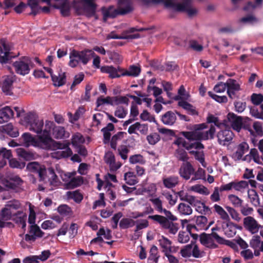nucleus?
<instances>
[{
    "label": "nucleus",
    "mask_w": 263,
    "mask_h": 263,
    "mask_svg": "<svg viewBox=\"0 0 263 263\" xmlns=\"http://www.w3.org/2000/svg\"><path fill=\"white\" fill-rule=\"evenodd\" d=\"M178 106L182 107L183 109L187 110L192 115H198V112L195 109V107L190 103L186 101H180L178 103Z\"/></svg>",
    "instance_id": "nucleus-36"
},
{
    "label": "nucleus",
    "mask_w": 263,
    "mask_h": 263,
    "mask_svg": "<svg viewBox=\"0 0 263 263\" xmlns=\"http://www.w3.org/2000/svg\"><path fill=\"white\" fill-rule=\"evenodd\" d=\"M17 155L26 161H30L35 159V154L26 151L23 148H18L16 149Z\"/></svg>",
    "instance_id": "nucleus-25"
},
{
    "label": "nucleus",
    "mask_w": 263,
    "mask_h": 263,
    "mask_svg": "<svg viewBox=\"0 0 263 263\" xmlns=\"http://www.w3.org/2000/svg\"><path fill=\"white\" fill-rule=\"evenodd\" d=\"M118 8L121 15L132 12L134 10L132 0H118Z\"/></svg>",
    "instance_id": "nucleus-15"
},
{
    "label": "nucleus",
    "mask_w": 263,
    "mask_h": 263,
    "mask_svg": "<svg viewBox=\"0 0 263 263\" xmlns=\"http://www.w3.org/2000/svg\"><path fill=\"white\" fill-rule=\"evenodd\" d=\"M15 214L12 213L9 208L5 206V207L1 210L0 213V216L2 219L4 220H8L11 219L12 215Z\"/></svg>",
    "instance_id": "nucleus-58"
},
{
    "label": "nucleus",
    "mask_w": 263,
    "mask_h": 263,
    "mask_svg": "<svg viewBox=\"0 0 263 263\" xmlns=\"http://www.w3.org/2000/svg\"><path fill=\"white\" fill-rule=\"evenodd\" d=\"M104 161L105 163L109 165L111 171H115L120 167V165H116L115 156L111 152H108L105 154Z\"/></svg>",
    "instance_id": "nucleus-24"
},
{
    "label": "nucleus",
    "mask_w": 263,
    "mask_h": 263,
    "mask_svg": "<svg viewBox=\"0 0 263 263\" xmlns=\"http://www.w3.org/2000/svg\"><path fill=\"white\" fill-rule=\"evenodd\" d=\"M162 213L165 216L160 215H149L148 218L159 224L164 230H168L170 234L175 235L178 232L179 225L178 223L174 222L177 220L176 216L174 215L170 211L163 209Z\"/></svg>",
    "instance_id": "nucleus-1"
},
{
    "label": "nucleus",
    "mask_w": 263,
    "mask_h": 263,
    "mask_svg": "<svg viewBox=\"0 0 263 263\" xmlns=\"http://www.w3.org/2000/svg\"><path fill=\"white\" fill-rule=\"evenodd\" d=\"M195 242V241H191L190 244L184 246L181 249L180 253L183 257H190L192 255L193 246Z\"/></svg>",
    "instance_id": "nucleus-41"
},
{
    "label": "nucleus",
    "mask_w": 263,
    "mask_h": 263,
    "mask_svg": "<svg viewBox=\"0 0 263 263\" xmlns=\"http://www.w3.org/2000/svg\"><path fill=\"white\" fill-rule=\"evenodd\" d=\"M114 103L116 105L119 104H125L126 105H128L129 99L127 96H116L113 97Z\"/></svg>",
    "instance_id": "nucleus-62"
},
{
    "label": "nucleus",
    "mask_w": 263,
    "mask_h": 263,
    "mask_svg": "<svg viewBox=\"0 0 263 263\" xmlns=\"http://www.w3.org/2000/svg\"><path fill=\"white\" fill-rule=\"evenodd\" d=\"M22 182L23 181L20 177L15 176L11 178V181L6 180L4 183V185L8 189L15 190L21 185Z\"/></svg>",
    "instance_id": "nucleus-29"
},
{
    "label": "nucleus",
    "mask_w": 263,
    "mask_h": 263,
    "mask_svg": "<svg viewBox=\"0 0 263 263\" xmlns=\"http://www.w3.org/2000/svg\"><path fill=\"white\" fill-rule=\"evenodd\" d=\"M95 0L73 1V8L79 14H85L87 17L94 16L96 12L97 4Z\"/></svg>",
    "instance_id": "nucleus-5"
},
{
    "label": "nucleus",
    "mask_w": 263,
    "mask_h": 263,
    "mask_svg": "<svg viewBox=\"0 0 263 263\" xmlns=\"http://www.w3.org/2000/svg\"><path fill=\"white\" fill-rule=\"evenodd\" d=\"M160 256L158 255V248L153 245L150 250L149 255L147 258V263H157L158 262Z\"/></svg>",
    "instance_id": "nucleus-33"
},
{
    "label": "nucleus",
    "mask_w": 263,
    "mask_h": 263,
    "mask_svg": "<svg viewBox=\"0 0 263 263\" xmlns=\"http://www.w3.org/2000/svg\"><path fill=\"white\" fill-rule=\"evenodd\" d=\"M16 56L9 54L8 52H4L0 46V63L2 64L8 63L11 59Z\"/></svg>",
    "instance_id": "nucleus-45"
},
{
    "label": "nucleus",
    "mask_w": 263,
    "mask_h": 263,
    "mask_svg": "<svg viewBox=\"0 0 263 263\" xmlns=\"http://www.w3.org/2000/svg\"><path fill=\"white\" fill-rule=\"evenodd\" d=\"M67 196L68 198L73 199L76 203H80L83 199V195L79 190L74 191H68L67 192Z\"/></svg>",
    "instance_id": "nucleus-37"
},
{
    "label": "nucleus",
    "mask_w": 263,
    "mask_h": 263,
    "mask_svg": "<svg viewBox=\"0 0 263 263\" xmlns=\"http://www.w3.org/2000/svg\"><path fill=\"white\" fill-rule=\"evenodd\" d=\"M58 212L63 217H70L73 215V212L71 208L66 204H62L59 206Z\"/></svg>",
    "instance_id": "nucleus-34"
},
{
    "label": "nucleus",
    "mask_w": 263,
    "mask_h": 263,
    "mask_svg": "<svg viewBox=\"0 0 263 263\" xmlns=\"http://www.w3.org/2000/svg\"><path fill=\"white\" fill-rule=\"evenodd\" d=\"M234 136L233 133L231 130H221L217 134L218 142L220 144L225 145L232 140Z\"/></svg>",
    "instance_id": "nucleus-14"
},
{
    "label": "nucleus",
    "mask_w": 263,
    "mask_h": 263,
    "mask_svg": "<svg viewBox=\"0 0 263 263\" xmlns=\"http://www.w3.org/2000/svg\"><path fill=\"white\" fill-rule=\"evenodd\" d=\"M226 85L227 90H234L239 91L240 90V85L234 79H229L226 82Z\"/></svg>",
    "instance_id": "nucleus-52"
},
{
    "label": "nucleus",
    "mask_w": 263,
    "mask_h": 263,
    "mask_svg": "<svg viewBox=\"0 0 263 263\" xmlns=\"http://www.w3.org/2000/svg\"><path fill=\"white\" fill-rule=\"evenodd\" d=\"M146 139L149 144L155 145L160 140V138L158 134L154 133L147 136Z\"/></svg>",
    "instance_id": "nucleus-64"
},
{
    "label": "nucleus",
    "mask_w": 263,
    "mask_h": 263,
    "mask_svg": "<svg viewBox=\"0 0 263 263\" xmlns=\"http://www.w3.org/2000/svg\"><path fill=\"white\" fill-rule=\"evenodd\" d=\"M178 173L181 178L188 180L195 173V168L190 162H184L179 168Z\"/></svg>",
    "instance_id": "nucleus-11"
},
{
    "label": "nucleus",
    "mask_w": 263,
    "mask_h": 263,
    "mask_svg": "<svg viewBox=\"0 0 263 263\" xmlns=\"http://www.w3.org/2000/svg\"><path fill=\"white\" fill-rule=\"evenodd\" d=\"M176 120V115L172 111H167L161 118V121L163 123L167 125H173L175 123Z\"/></svg>",
    "instance_id": "nucleus-26"
},
{
    "label": "nucleus",
    "mask_w": 263,
    "mask_h": 263,
    "mask_svg": "<svg viewBox=\"0 0 263 263\" xmlns=\"http://www.w3.org/2000/svg\"><path fill=\"white\" fill-rule=\"evenodd\" d=\"M47 173H48V180L50 185L54 186L59 185L60 181L54 169L52 167H49L47 169Z\"/></svg>",
    "instance_id": "nucleus-30"
},
{
    "label": "nucleus",
    "mask_w": 263,
    "mask_h": 263,
    "mask_svg": "<svg viewBox=\"0 0 263 263\" xmlns=\"http://www.w3.org/2000/svg\"><path fill=\"white\" fill-rule=\"evenodd\" d=\"M178 210L179 213L183 215H190L192 213L193 210L190 205L184 203H180L178 205Z\"/></svg>",
    "instance_id": "nucleus-44"
},
{
    "label": "nucleus",
    "mask_w": 263,
    "mask_h": 263,
    "mask_svg": "<svg viewBox=\"0 0 263 263\" xmlns=\"http://www.w3.org/2000/svg\"><path fill=\"white\" fill-rule=\"evenodd\" d=\"M208 95L210 97L218 103H227L228 102V98L226 96H218L213 93L212 91H209Z\"/></svg>",
    "instance_id": "nucleus-61"
},
{
    "label": "nucleus",
    "mask_w": 263,
    "mask_h": 263,
    "mask_svg": "<svg viewBox=\"0 0 263 263\" xmlns=\"http://www.w3.org/2000/svg\"><path fill=\"white\" fill-rule=\"evenodd\" d=\"M228 199L235 208H240L243 203V200L239 198L237 196L234 194L228 195Z\"/></svg>",
    "instance_id": "nucleus-51"
},
{
    "label": "nucleus",
    "mask_w": 263,
    "mask_h": 263,
    "mask_svg": "<svg viewBox=\"0 0 263 263\" xmlns=\"http://www.w3.org/2000/svg\"><path fill=\"white\" fill-rule=\"evenodd\" d=\"M47 122H50L52 123V125L50 126V129L48 131V133L50 137H51L50 134L51 129L52 130L53 137L57 139H64L68 137L66 136V131L64 127L55 126L53 122L47 120L45 122V125Z\"/></svg>",
    "instance_id": "nucleus-13"
},
{
    "label": "nucleus",
    "mask_w": 263,
    "mask_h": 263,
    "mask_svg": "<svg viewBox=\"0 0 263 263\" xmlns=\"http://www.w3.org/2000/svg\"><path fill=\"white\" fill-rule=\"evenodd\" d=\"M85 142L83 136L80 133H77L73 135L71 139V144L74 147L82 145Z\"/></svg>",
    "instance_id": "nucleus-46"
},
{
    "label": "nucleus",
    "mask_w": 263,
    "mask_h": 263,
    "mask_svg": "<svg viewBox=\"0 0 263 263\" xmlns=\"http://www.w3.org/2000/svg\"><path fill=\"white\" fill-rule=\"evenodd\" d=\"M141 72V68L139 66L136 65H131L129 66L128 70H124L122 75L124 76H132L134 77H137Z\"/></svg>",
    "instance_id": "nucleus-32"
},
{
    "label": "nucleus",
    "mask_w": 263,
    "mask_h": 263,
    "mask_svg": "<svg viewBox=\"0 0 263 263\" xmlns=\"http://www.w3.org/2000/svg\"><path fill=\"white\" fill-rule=\"evenodd\" d=\"M179 183V177L176 176H171L163 179L164 186L167 189L175 187Z\"/></svg>",
    "instance_id": "nucleus-28"
},
{
    "label": "nucleus",
    "mask_w": 263,
    "mask_h": 263,
    "mask_svg": "<svg viewBox=\"0 0 263 263\" xmlns=\"http://www.w3.org/2000/svg\"><path fill=\"white\" fill-rule=\"evenodd\" d=\"M216 128L215 126L211 124L210 128L205 132H201L202 140H208L209 139H213L214 138Z\"/></svg>",
    "instance_id": "nucleus-35"
},
{
    "label": "nucleus",
    "mask_w": 263,
    "mask_h": 263,
    "mask_svg": "<svg viewBox=\"0 0 263 263\" xmlns=\"http://www.w3.org/2000/svg\"><path fill=\"white\" fill-rule=\"evenodd\" d=\"M104 104H107L110 105H114V99L113 97H107L105 98L102 97H99L97 100V107H99Z\"/></svg>",
    "instance_id": "nucleus-57"
},
{
    "label": "nucleus",
    "mask_w": 263,
    "mask_h": 263,
    "mask_svg": "<svg viewBox=\"0 0 263 263\" xmlns=\"http://www.w3.org/2000/svg\"><path fill=\"white\" fill-rule=\"evenodd\" d=\"M129 161L131 164L139 163L141 164H144L146 162L143 156L140 154H136L130 156Z\"/></svg>",
    "instance_id": "nucleus-56"
},
{
    "label": "nucleus",
    "mask_w": 263,
    "mask_h": 263,
    "mask_svg": "<svg viewBox=\"0 0 263 263\" xmlns=\"http://www.w3.org/2000/svg\"><path fill=\"white\" fill-rule=\"evenodd\" d=\"M206 123L207 124L213 123V125L215 126V127L217 126L219 128H220L222 125V123L221 122L218 117H215L214 115L210 114H209L206 117Z\"/></svg>",
    "instance_id": "nucleus-53"
},
{
    "label": "nucleus",
    "mask_w": 263,
    "mask_h": 263,
    "mask_svg": "<svg viewBox=\"0 0 263 263\" xmlns=\"http://www.w3.org/2000/svg\"><path fill=\"white\" fill-rule=\"evenodd\" d=\"M52 123L47 122L45 126V130L43 134L37 135V138L33 137L30 133H25L22 136V139L26 146L29 145L41 146L43 148H49L53 141L51 137L49 136L48 131Z\"/></svg>",
    "instance_id": "nucleus-2"
},
{
    "label": "nucleus",
    "mask_w": 263,
    "mask_h": 263,
    "mask_svg": "<svg viewBox=\"0 0 263 263\" xmlns=\"http://www.w3.org/2000/svg\"><path fill=\"white\" fill-rule=\"evenodd\" d=\"M251 101L254 105H260L263 102V95L253 93L251 96Z\"/></svg>",
    "instance_id": "nucleus-60"
},
{
    "label": "nucleus",
    "mask_w": 263,
    "mask_h": 263,
    "mask_svg": "<svg viewBox=\"0 0 263 263\" xmlns=\"http://www.w3.org/2000/svg\"><path fill=\"white\" fill-rule=\"evenodd\" d=\"M178 95L174 97V99L176 101H185L190 97L189 93H186V90L183 85H181L178 91Z\"/></svg>",
    "instance_id": "nucleus-40"
},
{
    "label": "nucleus",
    "mask_w": 263,
    "mask_h": 263,
    "mask_svg": "<svg viewBox=\"0 0 263 263\" xmlns=\"http://www.w3.org/2000/svg\"><path fill=\"white\" fill-rule=\"evenodd\" d=\"M208 219L205 216H198L196 220V224L192 225V227L195 229L197 231L201 230H208L210 225H208Z\"/></svg>",
    "instance_id": "nucleus-20"
},
{
    "label": "nucleus",
    "mask_w": 263,
    "mask_h": 263,
    "mask_svg": "<svg viewBox=\"0 0 263 263\" xmlns=\"http://www.w3.org/2000/svg\"><path fill=\"white\" fill-rule=\"evenodd\" d=\"M83 178L82 176L73 177L65 183V186L68 190L73 189L80 186L83 183Z\"/></svg>",
    "instance_id": "nucleus-27"
},
{
    "label": "nucleus",
    "mask_w": 263,
    "mask_h": 263,
    "mask_svg": "<svg viewBox=\"0 0 263 263\" xmlns=\"http://www.w3.org/2000/svg\"><path fill=\"white\" fill-rule=\"evenodd\" d=\"M43 232L37 224L31 225L29 228L28 233L25 234V240L29 242L32 243L35 241L38 238H41L43 236Z\"/></svg>",
    "instance_id": "nucleus-10"
},
{
    "label": "nucleus",
    "mask_w": 263,
    "mask_h": 263,
    "mask_svg": "<svg viewBox=\"0 0 263 263\" xmlns=\"http://www.w3.org/2000/svg\"><path fill=\"white\" fill-rule=\"evenodd\" d=\"M149 201L153 203L155 209L158 213H162V210L163 209L162 201L159 198H151Z\"/></svg>",
    "instance_id": "nucleus-55"
},
{
    "label": "nucleus",
    "mask_w": 263,
    "mask_h": 263,
    "mask_svg": "<svg viewBox=\"0 0 263 263\" xmlns=\"http://www.w3.org/2000/svg\"><path fill=\"white\" fill-rule=\"evenodd\" d=\"M239 22L240 23L245 24H253L254 23H257L258 22V20L253 14H250L244 17H241L239 20Z\"/></svg>",
    "instance_id": "nucleus-47"
},
{
    "label": "nucleus",
    "mask_w": 263,
    "mask_h": 263,
    "mask_svg": "<svg viewBox=\"0 0 263 263\" xmlns=\"http://www.w3.org/2000/svg\"><path fill=\"white\" fill-rule=\"evenodd\" d=\"M4 130L6 133L11 137H16L19 135L18 129L11 123L6 125L4 127Z\"/></svg>",
    "instance_id": "nucleus-38"
},
{
    "label": "nucleus",
    "mask_w": 263,
    "mask_h": 263,
    "mask_svg": "<svg viewBox=\"0 0 263 263\" xmlns=\"http://www.w3.org/2000/svg\"><path fill=\"white\" fill-rule=\"evenodd\" d=\"M159 242L160 246L164 249V253L165 251H167V252H171L172 242L168 238L162 236L161 238L159 240Z\"/></svg>",
    "instance_id": "nucleus-43"
},
{
    "label": "nucleus",
    "mask_w": 263,
    "mask_h": 263,
    "mask_svg": "<svg viewBox=\"0 0 263 263\" xmlns=\"http://www.w3.org/2000/svg\"><path fill=\"white\" fill-rule=\"evenodd\" d=\"M33 66L34 64L31 59L26 56L21 57L13 63L16 73L22 76L28 74L30 72V68L33 67Z\"/></svg>",
    "instance_id": "nucleus-7"
},
{
    "label": "nucleus",
    "mask_w": 263,
    "mask_h": 263,
    "mask_svg": "<svg viewBox=\"0 0 263 263\" xmlns=\"http://www.w3.org/2000/svg\"><path fill=\"white\" fill-rule=\"evenodd\" d=\"M101 71L102 72L108 73L109 78L111 79L120 78L121 76H123L122 74L124 71V69L119 67L116 68L112 66H102L101 68Z\"/></svg>",
    "instance_id": "nucleus-17"
},
{
    "label": "nucleus",
    "mask_w": 263,
    "mask_h": 263,
    "mask_svg": "<svg viewBox=\"0 0 263 263\" xmlns=\"http://www.w3.org/2000/svg\"><path fill=\"white\" fill-rule=\"evenodd\" d=\"M136 221L130 218H123L119 223V226L122 229H126L135 226Z\"/></svg>",
    "instance_id": "nucleus-48"
},
{
    "label": "nucleus",
    "mask_w": 263,
    "mask_h": 263,
    "mask_svg": "<svg viewBox=\"0 0 263 263\" xmlns=\"http://www.w3.org/2000/svg\"><path fill=\"white\" fill-rule=\"evenodd\" d=\"M14 79L12 76H7L2 84V90L7 95H11L12 94V89Z\"/></svg>",
    "instance_id": "nucleus-21"
},
{
    "label": "nucleus",
    "mask_w": 263,
    "mask_h": 263,
    "mask_svg": "<svg viewBox=\"0 0 263 263\" xmlns=\"http://www.w3.org/2000/svg\"><path fill=\"white\" fill-rule=\"evenodd\" d=\"M51 79L53 83L54 86L56 87H60L65 84L66 81V76L65 72H62L60 69L58 76L56 75H52Z\"/></svg>",
    "instance_id": "nucleus-23"
},
{
    "label": "nucleus",
    "mask_w": 263,
    "mask_h": 263,
    "mask_svg": "<svg viewBox=\"0 0 263 263\" xmlns=\"http://www.w3.org/2000/svg\"><path fill=\"white\" fill-rule=\"evenodd\" d=\"M227 118L232 128L239 132L243 125L242 117L237 116L233 112H229L227 115Z\"/></svg>",
    "instance_id": "nucleus-12"
},
{
    "label": "nucleus",
    "mask_w": 263,
    "mask_h": 263,
    "mask_svg": "<svg viewBox=\"0 0 263 263\" xmlns=\"http://www.w3.org/2000/svg\"><path fill=\"white\" fill-rule=\"evenodd\" d=\"M14 116V111L9 106H6L0 110V124L7 122Z\"/></svg>",
    "instance_id": "nucleus-22"
},
{
    "label": "nucleus",
    "mask_w": 263,
    "mask_h": 263,
    "mask_svg": "<svg viewBox=\"0 0 263 263\" xmlns=\"http://www.w3.org/2000/svg\"><path fill=\"white\" fill-rule=\"evenodd\" d=\"M126 133L124 132H119L114 135L110 141V147L111 148L116 150L117 148V141L123 139L124 136L126 135Z\"/></svg>",
    "instance_id": "nucleus-39"
},
{
    "label": "nucleus",
    "mask_w": 263,
    "mask_h": 263,
    "mask_svg": "<svg viewBox=\"0 0 263 263\" xmlns=\"http://www.w3.org/2000/svg\"><path fill=\"white\" fill-rule=\"evenodd\" d=\"M214 239L218 243L220 244L221 241H222V237L220 236L217 233L207 234L203 232L199 235V240L201 244L209 249H214L218 248V246L215 243Z\"/></svg>",
    "instance_id": "nucleus-8"
},
{
    "label": "nucleus",
    "mask_w": 263,
    "mask_h": 263,
    "mask_svg": "<svg viewBox=\"0 0 263 263\" xmlns=\"http://www.w3.org/2000/svg\"><path fill=\"white\" fill-rule=\"evenodd\" d=\"M248 186V182L246 181H233V188L237 191H241Z\"/></svg>",
    "instance_id": "nucleus-59"
},
{
    "label": "nucleus",
    "mask_w": 263,
    "mask_h": 263,
    "mask_svg": "<svg viewBox=\"0 0 263 263\" xmlns=\"http://www.w3.org/2000/svg\"><path fill=\"white\" fill-rule=\"evenodd\" d=\"M248 197L250 199L251 202L255 206L259 205V199L258 195L256 192L252 190L250 191H248Z\"/></svg>",
    "instance_id": "nucleus-54"
},
{
    "label": "nucleus",
    "mask_w": 263,
    "mask_h": 263,
    "mask_svg": "<svg viewBox=\"0 0 263 263\" xmlns=\"http://www.w3.org/2000/svg\"><path fill=\"white\" fill-rule=\"evenodd\" d=\"M124 177L126 183L129 185H135L138 182L137 177L133 172H128L125 173Z\"/></svg>",
    "instance_id": "nucleus-49"
},
{
    "label": "nucleus",
    "mask_w": 263,
    "mask_h": 263,
    "mask_svg": "<svg viewBox=\"0 0 263 263\" xmlns=\"http://www.w3.org/2000/svg\"><path fill=\"white\" fill-rule=\"evenodd\" d=\"M101 10L104 22H106L108 18H115L118 15H121L119 8L115 9L113 6H110L108 8L103 7L101 8Z\"/></svg>",
    "instance_id": "nucleus-18"
},
{
    "label": "nucleus",
    "mask_w": 263,
    "mask_h": 263,
    "mask_svg": "<svg viewBox=\"0 0 263 263\" xmlns=\"http://www.w3.org/2000/svg\"><path fill=\"white\" fill-rule=\"evenodd\" d=\"M58 145V148L60 149H65L61 152V156L63 158H68L72 155L71 149L69 147L67 144L62 143L61 142L57 143Z\"/></svg>",
    "instance_id": "nucleus-42"
},
{
    "label": "nucleus",
    "mask_w": 263,
    "mask_h": 263,
    "mask_svg": "<svg viewBox=\"0 0 263 263\" xmlns=\"http://www.w3.org/2000/svg\"><path fill=\"white\" fill-rule=\"evenodd\" d=\"M190 240L189 232L180 231L178 236V240L181 243L187 242Z\"/></svg>",
    "instance_id": "nucleus-63"
},
{
    "label": "nucleus",
    "mask_w": 263,
    "mask_h": 263,
    "mask_svg": "<svg viewBox=\"0 0 263 263\" xmlns=\"http://www.w3.org/2000/svg\"><path fill=\"white\" fill-rule=\"evenodd\" d=\"M22 121L24 122L30 131L42 135L45 130L43 120L39 119L35 114L29 112L25 115Z\"/></svg>",
    "instance_id": "nucleus-4"
},
{
    "label": "nucleus",
    "mask_w": 263,
    "mask_h": 263,
    "mask_svg": "<svg viewBox=\"0 0 263 263\" xmlns=\"http://www.w3.org/2000/svg\"><path fill=\"white\" fill-rule=\"evenodd\" d=\"M27 169L30 172L37 174L40 181L45 180L47 170L44 165H41L37 162H31L27 165Z\"/></svg>",
    "instance_id": "nucleus-9"
},
{
    "label": "nucleus",
    "mask_w": 263,
    "mask_h": 263,
    "mask_svg": "<svg viewBox=\"0 0 263 263\" xmlns=\"http://www.w3.org/2000/svg\"><path fill=\"white\" fill-rule=\"evenodd\" d=\"M227 221H228L226 223V227L224 228L225 234L228 237H232L236 234V229L238 227L237 224H235L233 222H231L230 220Z\"/></svg>",
    "instance_id": "nucleus-31"
},
{
    "label": "nucleus",
    "mask_w": 263,
    "mask_h": 263,
    "mask_svg": "<svg viewBox=\"0 0 263 263\" xmlns=\"http://www.w3.org/2000/svg\"><path fill=\"white\" fill-rule=\"evenodd\" d=\"M95 55L96 53L92 50L84 49L82 51H78L73 49L69 54V66L74 68L79 65L80 62L85 65Z\"/></svg>",
    "instance_id": "nucleus-3"
},
{
    "label": "nucleus",
    "mask_w": 263,
    "mask_h": 263,
    "mask_svg": "<svg viewBox=\"0 0 263 263\" xmlns=\"http://www.w3.org/2000/svg\"><path fill=\"white\" fill-rule=\"evenodd\" d=\"M249 149V145L246 142H242L239 144L236 151L232 155V158L234 160H240L246 152Z\"/></svg>",
    "instance_id": "nucleus-19"
},
{
    "label": "nucleus",
    "mask_w": 263,
    "mask_h": 263,
    "mask_svg": "<svg viewBox=\"0 0 263 263\" xmlns=\"http://www.w3.org/2000/svg\"><path fill=\"white\" fill-rule=\"evenodd\" d=\"M11 150H8L6 148H0V168L3 167L7 164V159H9V165L12 168L22 169L25 166V162H20L16 159H10L12 157Z\"/></svg>",
    "instance_id": "nucleus-6"
},
{
    "label": "nucleus",
    "mask_w": 263,
    "mask_h": 263,
    "mask_svg": "<svg viewBox=\"0 0 263 263\" xmlns=\"http://www.w3.org/2000/svg\"><path fill=\"white\" fill-rule=\"evenodd\" d=\"M215 212L217 213L220 217V218L225 220H229L230 217L228 213L220 205L215 204L214 205Z\"/></svg>",
    "instance_id": "nucleus-50"
},
{
    "label": "nucleus",
    "mask_w": 263,
    "mask_h": 263,
    "mask_svg": "<svg viewBox=\"0 0 263 263\" xmlns=\"http://www.w3.org/2000/svg\"><path fill=\"white\" fill-rule=\"evenodd\" d=\"M243 226L253 234L257 232L260 227L257 221L251 216H247L243 219Z\"/></svg>",
    "instance_id": "nucleus-16"
}]
</instances>
